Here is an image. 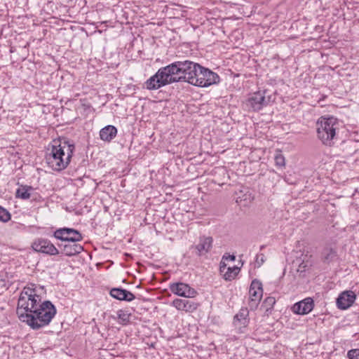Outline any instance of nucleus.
<instances>
[{
  "mask_svg": "<svg viewBox=\"0 0 359 359\" xmlns=\"http://www.w3.org/2000/svg\"><path fill=\"white\" fill-rule=\"evenodd\" d=\"M265 262V255L263 253L257 254L255 257V264L260 267Z\"/></svg>",
  "mask_w": 359,
  "mask_h": 359,
  "instance_id": "28",
  "label": "nucleus"
},
{
  "mask_svg": "<svg viewBox=\"0 0 359 359\" xmlns=\"http://www.w3.org/2000/svg\"><path fill=\"white\" fill-rule=\"evenodd\" d=\"M268 91L259 90L250 95L246 100V106L249 109L258 111L267 106L271 101V96L267 95Z\"/></svg>",
  "mask_w": 359,
  "mask_h": 359,
  "instance_id": "5",
  "label": "nucleus"
},
{
  "mask_svg": "<svg viewBox=\"0 0 359 359\" xmlns=\"http://www.w3.org/2000/svg\"><path fill=\"white\" fill-rule=\"evenodd\" d=\"M75 144L67 138L53 140L47 148L45 159L50 168L55 171H62L69 165Z\"/></svg>",
  "mask_w": 359,
  "mask_h": 359,
  "instance_id": "3",
  "label": "nucleus"
},
{
  "mask_svg": "<svg viewBox=\"0 0 359 359\" xmlns=\"http://www.w3.org/2000/svg\"><path fill=\"white\" fill-rule=\"evenodd\" d=\"M239 271L240 268L238 266L228 267L226 272L224 274V278L226 280L231 281L236 278Z\"/></svg>",
  "mask_w": 359,
  "mask_h": 359,
  "instance_id": "24",
  "label": "nucleus"
},
{
  "mask_svg": "<svg viewBox=\"0 0 359 359\" xmlns=\"http://www.w3.org/2000/svg\"><path fill=\"white\" fill-rule=\"evenodd\" d=\"M192 61L189 60L175 61L161 67L154 75L147 79L144 86L147 89L158 90L165 86L179 82L189 83Z\"/></svg>",
  "mask_w": 359,
  "mask_h": 359,
  "instance_id": "2",
  "label": "nucleus"
},
{
  "mask_svg": "<svg viewBox=\"0 0 359 359\" xmlns=\"http://www.w3.org/2000/svg\"><path fill=\"white\" fill-rule=\"evenodd\" d=\"M226 266V264H225V262H224L223 261H222L219 264V268H220V271H222L223 269H225Z\"/></svg>",
  "mask_w": 359,
  "mask_h": 359,
  "instance_id": "30",
  "label": "nucleus"
},
{
  "mask_svg": "<svg viewBox=\"0 0 359 359\" xmlns=\"http://www.w3.org/2000/svg\"><path fill=\"white\" fill-rule=\"evenodd\" d=\"M34 191V189L31 186L20 185L15 191V196L23 200H27Z\"/></svg>",
  "mask_w": 359,
  "mask_h": 359,
  "instance_id": "20",
  "label": "nucleus"
},
{
  "mask_svg": "<svg viewBox=\"0 0 359 359\" xmlns=\"http://www.w3.org/2000/svg\"><path fill=\"white\" fill-rule=\"evenodd\" d=\"M276 165L283 167L285 165V158L281 154H278L274 158Z\"/></svg>",
  "mask_w": 359,
  "mask_h": 359,
  "instance_id": "26",
  "label": "nucleus"
},
{
  "mask_svg": "<svg viewBox=\"0 0 359 359\" xmlns=\"http://www.w3.org/2000/svg\"><path fill=\"white\" fill-rule=\"evenodd\" d=\"M37 287L30 283L25 287L18 302L17 314L19 319L32 329L39 330L50 324L57 313L51 302H41Z\"/></svg>",
  "mask_w": 359,
  "mask_h": 359,
  "instance_id": "1",
  "label": "nucleus"
},
{
  "mask_svg": "<svg viewBox=\"0 0 359 359\" xmlns=\"http://www.w3.org/2000/svg\"><path fill=\"white\" fill-rule=\"evenodd\" d=\"M356 299V295L352 290H346L340 293L337 299V308L346 310L351 307Z\"/></svg>",
  "mask_w": 359,
  "mask_h": 359,
  "instance_id": "11",
  "label": "nucleus"
},
{
  "mask_svg": "<svg viewBox=\"0 0 359 359\" xmlns=\"http://www.w3.org/2000/svg\"><path fill=\"white\" fill-rule=\"evenodd\" d=\"M201 67L202 66L198 63L194 62H193L191 67V69L193 71H191V72L190 73L189 83L195 86L200 87L201 81L199 79L201 78V76H199V70H201Z\"/></svg>",
  "mask_w": 359,
  "mask_h": 359,
  "instance_id": "19",
  "label": "nucleus"
},
{
  "mask_svg": "<svg viewBox=\"0 0 359 359\" xmlns=\"http://www.w3.org/2000/svg\"><path fill=\"white\" fill-rule=\"evenodd\" d=\"M53 236L65 242H79L83 240V236L76 229L68 227L59 228L53 232Z\"/></svg>",
  "mask_w": 359,
  "mask_h": 359,
  "instance_id": "7",
  "label": "nucleus"
},
{
  "mask_svg": "<svg viewBox=\"0 0 359 359\" xmlns=\"http://www.w3.org/2000/svg\"><path fill=\"white\" fill-rule=\"evenodd\" d=\"M222 259L233 262L236 260V256L233 255L224 254L222 257Z\"/></svg>",
  "mask_w": 359,
  "mask_h": 359,
  "instance_id": "29",
  "label": "nucleus"
},
{
  "mask_svg": "<svg viewBox=\"0 0 359 359\" xmlns=\"http://www.w3.org/2000/svg\"><path fill=\"white\" fill-rule=\"evenodd\" d=\"M110 295L118 300L132 302L135 296L130 291L121 287H114L109 292Z\"/></svg>",
  "mask_w": 359,
  "mask_h": 359,
  "instance_id": "17",
  "label": "nucleus"
},
{
  "mask_svg": "<svg viewBox=\"0 0 359 359\" xmlns=\"http://www.w3.org/2000/svg\"><path fill=\"white\" fill-rule=\"evenodd\" d=\"M347 356L349 359H359V348L349 350Z\"/></svg>",
  "mask_w": 359,
  "mask_h": 359,
  "instance_id": "27",
  "label": "nucleus"
},
{
  "mask_svg": "<svg viewBox=\"0 0 359 359\" xmlns=\"http://www.w3.org/2000/svg\"><path fill=\"white\" fill-rule=\"evenodd\" d=\"M58 247L61 249V253L68 257L78 255L83 250V247L77 242H66L58 245Z\"/></svg>",
  "mask_w": 359,
  "mask_h": 359,
  "instance_id": "15",
  "label": "nucleus"
},
{
  "mask_svg": "<svg viewBox=\"0 0 359 359\" xmlns=\"http://www.w3.org/2000/svg\"><path fill=\"white\" fill-rule=\"evenodd\" d=\"M199 76H201L199 79L201 81L200 87H208L219 83L220 81V78L217 73L203 66L199 70Z\"/></svg>",
  "mask_w": 359,
  "mask_h": 359,
  "instance_id": "10",
  "label": "nucleus"
},
{
  "mask_svg": "<svg viewBox=\"0 0 359 359\" xmlns=\"http://www.w3.org/2000/svg\"><path fill=\"white\" fill-rule=\"evenodd\" d=\"M318 139L326 146H332L337 140L339 130V121L334 116H321L316 122Z\"/></svg>",
  "mask_w": 359,
  "mask_h": 359,
  "instance_id": "4",
  "label": "nucleus"
},
{
  "mask_svg": "<svg viewBox=\"0 0 359 359\" xmlns=\"http://www.w3.org/2000/svg\"><path fill=\"white\" fill-rule=\"evenodd\" d=\"M212 238L210 236H200L198 244L192 245L191 249L196 250V255L198 257L207 254L212 245Z\"/></svg>",
  "mask_w": 359,
  "mask_h": 359,
  "instance_id": "12",
  "label": "nucleus"
},
{
  "mask_svg": "<svg viewBox=\"0 0 359 359\" xmlns=\"http://www.w3.org/2000/svg\"><path fill=\"white\" fill-rule=\"evenodd\" d=\"M33 250L48 255H57L60 254L59 250L54 244L46 238H37L32 244Z\"/></svg>",
  "mask_w": 359,
  "mask_h": 359,
  "instance_id": "8",
  "label": "nucleus"
},
{
  "mask_svg": "<svg viewBox=\"0 0 359 359\" xmlns=\"http://www.w3.org/2000/svg\"><path fill=\"white\" fill-rule=\"evenodd\" d=\"M118 323L121 325H127L130 322L131 313L126 310L119 309L117 311Z\"/></svg>",
  "mask_w": 359,
  "mask_h": 359,
  "instance_id": "22",
  "label": "nucleus"
},
{
  "mask_svg": "<svg viewBox=\"0 0 359 359\" xmlns=\"http://www.w3.org/2000/svg\"><path fill=\"white\" fill-rule=\"evenodd\" d=\"M249 311L248 308L243 307L233 318V324L239 329L245 328L249 323Z\"/></svg>",
  "mask_w": 359,
  "mask_h": 359,
  "instance_id": "16",
  "label": "nucleus"
},
{
  "mask_svg": "<svg viewBox=\"0 0 359 359\" xmlns=\"http://www.w3.org/2000/svg\"><path fill=\"white\" fill-rule=\"evenodd\" d=\"M263 296L262 283L257 279H254L249 288L248 305L251 310H255Z\"/></svg>",
  "mask_w": 359,
  "mask_h": 359,
  "instance_id": "6",
  "label": "nucleus"
},
{
  "mask_svg": "<svg viewBox=\"0 0 359 359\" xmlns=\"http://www.w3.org/2000/svg\"><path fill=\"white\" fill-rule=\"evenodd\" d=\"M314 307V302L311 297L295 303L292 306V311L294 313L299 315H306L309 313Z\"/></svg>",
  "mask_w": 359,
  "mask_h": 359,
  "instance_id": "13",
  "label": "nucleus"
},
{
  "mask_svg": "<svg viewBox=\"0 0 359 359\" xmlns=\"http://www.w3.org/2000/svg\"><path fill=\"white\" fill-rule=\"evenodd\" d=\"M11 213L6 208L0 205V221L7 222L11 219Z\"/></svg>",
  "mask_w": 359,
  "mask_h": 359,
  "instance_id": "25",
  "label": "nucleus"
},
{
  "mask_svg": "<svg viewBox=\"0 0 359 359\" xmlns=\"http://www.w3.org/2000/svg\"><path fill=\"white\" fill-rule=\"evenodd\" d=\"M169 288L173 294L186 298H193L198 294L195 289L182 282L170 283Z\"/></svg>",
  "mask_w": 359,
  "mask_h": 359,
  "instance_id": "9",
  "label": "nucleus"
},
{
  "mask_svg": "<svg viewBox=\"0 0 359 359\" xmlns=\"http://www.w3.org/2000/svg\"><path fill=\"white\" fill-rule=\"evenodd\" d=\"M117 128L112 126L108 125L100 131V137L102 140L110 142L117 135Z\"/></svg>",
  "mask_w": 359,
  "mask_h": 359,
  "instance_id": "18",
  "label": "nucleus"
},
{
  "mask_svg": "<svg viewBox=\"0 0 359 359\" xmlns=\"http://www.w3.org/2000/svg\"><path fill=\"white\" fill-rule=\"evenodd\" d=\"M323 261L330 263L334 261L337 257V249L335 247L326 246L322 252Z\"/></svg>",
  "mask_w": 359,
  "mask_h": 359,
  "instance_id": "21",
  "label": "nucleus"
},
{
  "mask_svg": "<svg viewBox=\"0 0 359 359\" xmlns=\"http://www.w3.org/2000/svg\"><path fill=\"white\" fill-rule=\"evenodd\" d=\"M171 304L177 310L186 312H194L200 306L197 302L182 299H175L172 301Z\"/></svg>",
  "mask_w": 359,
  "mask_h": 359,
  "instance_id": "14",
  "label": "nucleus"
},
{
  "mask_svg": "<svg viewBox=\"0 0 359 359\" xmlns=\"http://www.w3.org/2000/svg\"><path fill=\"white\" fill-rule=\"evenodd\" d=\"M276 304V299L273 297H266L262 304V308L265 309V313L269 315L271 313L273 307Z\"/></svg>",
  "mask_w": 359,
  "mask_h": 359,
  "instance_id": "23",
  "label": "nucleus"
}]
</instances>
